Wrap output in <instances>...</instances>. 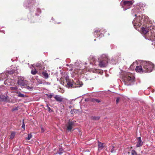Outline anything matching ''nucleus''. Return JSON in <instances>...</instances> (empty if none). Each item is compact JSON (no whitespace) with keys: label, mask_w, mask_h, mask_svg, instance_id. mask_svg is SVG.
Wrapping results in <instances>:
<instances>
[{"label":"nucleus","mask_w":155,"mask_h":155,"mask_svg":"<svg viewBox=\"0 0 155 155\" xmlns=\"http://www.w3.org/2000/svg\"><path fill=\"white\" fill-rule=\"evenodd\" d=\"M149 20V18L147 16L141 15L137 17L134 18L133 21L134 26L138 27H140L142 24H144V22H146Z\"/></svg>","instance_id":"obj_1"},{"label":"nucleus","mask_w":155,"mask_h":155,"mask_svg":"<svg viewBox=\"0 0 155 155\" xmlns=\"http://www.w3.org/2000/svg\"><path fill=\"white\" fill-rule=\"evenodd\" d=\"M123 81L125 85H129L134 81L135 77L132 74L124 72L123 73Z\"/></svg>","instance_id":"obj_2"},{"label":"nucleus","mask_w":155,"mask_h":155,"mask_svg":"<svg viewBox=\"0 0 155 155\" xmlns=\"http://www.w3.org/2000/svg\"><path fill=\"white\" fill-rule=\"evenodd\" d=\"M108 58L107 55L106 54H102L99 58L98 62L99 65L101 68L105 67L108 64Z\"/></svg>","instance_id":"obj_3"},{"label":"nucleus","mask_w":155,"mask_h":155,"mask_svg":"<svg viewBox=\"0 0 155 155\" xmlns=\"http://www.w3.org/2000/svg\"><path fill=\"white\" fill-rule=\"evenodd\" d=\"M142 67L144 69H146V73L150 72L154 68V65L149 61H143L142 64Z\"/></svg>","instance_id":"obj_4"},{"label":"nucleus","mask_w":155,"mask_h":155,"mask_svg":"<svg viewBox=\"0 0 155 155\" xmlns=\"http://www.w3.org/2000/svg\"><path fill=\"white\" fill-rule=\"evenodd\" d=\"M133 0H122L120 3V5L124 8V10L130 8L133 3Z\"/></svg>","instance_id":"obj_5"},{"label":"nucleus","mask_w":155,"mask_h":155,"mask_svg":"<svg viewBox=\"0 0 155 155\" xmlns=\"http://www.w3.org/2000/svg\"><path fill=\"white\" fill-rule=\"evenodd\" d=\"M16 72L17 73V72H16V71H15V70H10L8 71L7 73H2L0 74V80H3L4 79L6 78H7L8 77V74H12L13 73H14Z\"/></svg>","instance_id":"obj_6"},{"label":"nucleus","mask_w":155,"mask_h":155,"mask_svg":"<svg viewBox=\"0 0 155 155\" xmlns=\"http://www.w3.org/2000/svg\"><path fill=\"white\" fill-rule=\"evenodd\" d=\"M145 38L150 41H154L155 40V31H150V33H148V35L145 37Z\"/></svg>","instance_id":"obj_7"},{"label":"nucleus","mask_w":155,"mask_h":155,"mask_svg":"<svg viewBox=\"0 0 155 155\" xmlns=\"http://www.w3.org/2000/svg\"><path fill=\"white\" fill-rule=\"evenodd\" d=\"M139 8V7L137 6L132 9L131 13L132 16H137V14L140 13Z\"/></svg>","instance_id":"obj_8"},{"label":"nucleus","mask_w":155,"mask_h":155,"mask_svg":"<svg viewBox=\"0 0 155 155\" xmlns=\"http://www.w3.org/2000/svg\"><path fill=\"white\" fill-rule=\"evenodd\" d=\"M153 28L152 27L147 26H146L142 27L141 28V32L143 34H146L147 32H149Z\"/></svg>","instance_id":"obj_9"},{"label":"nucleus","mask_w":155,"mask_h":155,"mask_svg":"<svg viewBox=\"0 0 155 155\" xmlns=\"http://www.w3.org/2000/svg\"><path fill=\"white\" fill-rule=\"evenodd\" d=\"M75 121H71L70 120H68L67 123V130L69 131H71L73 128V127L74 125Z\"/></svg>","instance_id":"obj_10"},{"label":"nucleus","mask_w":155,"mask_h":155,"mask_svg":"<svg viewBox=\"0 0 155 155\" xmlns=\"http://www.w3.org/2000/svg\"><path fill=\"white\" fill-rule=\"evenodd\" d=\"M146 69H145L142 67V65L140 66H137L135 68L136 71L138 73H142L143 72L146 73Z\"/></svg>","instance_id":"obj_11"},{"label":"nucleus","mask_w":155,"mask_h":155,"mask_svg":"<svg viewBox=\"0 0 155 155\" xmlns=\"http://www.w3.org/2000/svg\"><path fill=\"white\" fill-rule=\"evenodd\" d=\"M94 34V36L97 38L102 37L103 35L102 33L101 32V30L99 28H96L95 29Z\"/></svg>","instance_id":"obj_12"},{"label":"nucleus","mask_w":155,"mask_h":155,"mask_svg":"<svg viewBox=\"0 0 155 155\" xmlns=\"http://www.w3.org/2000/svg\"><path fill=\"white\" fill-rule=\"evenodd\" d=\"M17 83L19 85L25 87L27 84V81L23 78H20L18 80Z\"/></svg>","instance_id":"obj_13"},{"label":"nucleus","mask_w":155,"mask_h":155,"mask_svg":"<svg viewBox=\"0 0 155 155\" xmlns=\"http://www.w3.org/2000/svg\"><path fill=\"white\" fill-rule=\"evenodd\" d=\"M8 101V96L7 94H0V101L7 102Z\"/></svg>","instance_id":"obj_14"},{"label":"nucleus","mask_w":155,"mask_h":155,"mask_svg":"<svg viewBox=\"0 0 155 155\" xmlns=\"http://www.w3.org/2000/svg\"><path fill=\"white\" fill-rule=\"evenodd\" d=\"M109 148L111 153H114L116 152V151L117 149V147L116 146H110L109 147Z\"/></svg>","instance_id":"obj_15"},{"label":"nucleus","mask_w":155,"mask_h":155,"mask_svg":"<svg viewBox=\"0 0 155 155\" xmlns=\"http://www.w3.org/2000/svg\"><path fill=\"white\" fill-rule=\"evenodd\" d=\"M54 98L57 101L60 102L62 101L64 99L61 96L58 95H56L54 97Z\"/></svg>","instance_id":"obj_16"},{"label":"nucleus","mask_w":155,"mask_h":155,"mask_svg":"<svg viewBox=\"0 0 155 155\" xmlns=\"http://www.w3.org/2000/svg\"><path fill=\"white\" fill-rule=\"evenodd\" d=\"M143 144V142L141 140L140 137L138 138V141L136 145V147H137L142 146Z\"/></svg>","instance_id":"obj_17"},{"label":"nucleus","mask_w":155,"mask_h":155,"mask_svg":"<svg viewBox=\"0 0 155 155\" xmlns=\"http://www.w3.org/2000/svg\"><path fill=\"white\" fill-rule=\"evenodd\" d=\"M98 150L100 151L102 150L104 147V143L99 141L98 142Z\"/></svg>","instance_id":"obj_18"},{"label":"nucleus","mask_w":155,"mask_h":155,"mask_svg":"<svg viewBox=\"0 0 155 155\" xmlns=\"http://www.w3.org/2000/svg\"><path fill=\"white\" fill-rule=\"evenodd\" d=\"M75 84L76 85V86H75V87H81L83 85L82 83L81 82H80L79 80L76 81Z\"/></svg>","instance_id":"obj_19"},{"label":"nucleus","mask_w":155,"mask_h":155,"mask_svg":"<svg viewBox=\"0 0 155 155\" xmlns=\"http://www.w3.org/2000/svg\"><path fill=\"white\" fill-rule=\"evenodd\" d=\"M43 77L46 79H48L49 76L48 74L46 71H43L42 73Z\"/></svg>","instance_id":"obj_20"},{"label":"nucleus","mask_w":155,"mask_h":155,"mask_svg":"<svg viewBox=\"0 0 155 155\" xmlns=\"http://www.w3.org/2000/svg\"><path fill=\"white\" fill-rule=\"evenodd\" d=\"M30 2L29 0H25L24 3V7L26 8H29L30 6L28 5H29Z\"/></svg>","instance_id":"obj_21"},{"label":"nucleus","mask_w":155,"mask_h":155,"mask_svg":"<svg viewBox=\"0 0 155 155\" xmlns=\"http://www.w3.org/2000/svg\"><path fill=\"white\" fill-rule=\"evenodd\" d=\"M10 89L11 91H12L11 92H15V91H17L18 90V88L15 85L14 87H10Z\"/></svg>","instance_id":"obj_22"},{"label":"nucleus","mask_w":155,"mask_h":155,"mask_svg":"<svg viewBox=\"0 0 155 155\" xmlns=\"http://www.w3.org/2000/svg\"><path fill=\"white\" fill-rule=\"evenodd\" d=\"M17 93L18 94V96L20 97H26L27 96L24 94H21L20 92H17Z\"/></svg>","instance_id":"obj_23"},{"label":"nucleus","mask_w":155,"mask_h":155,"mask_svg":"<svg viewBox=\"0 0 155 155\" xmlns=\"http://www.w3.org/2000/svg\"><path fill=\"white\" fill-rule=\"evenodd\" d=\"M66 82L67 83V85L68 87L69 88L72 87V86L73 85V82H72V81H69L68 82Z\"/></svg>","instance_id":"obj_24"},{"label":"nucleus","mask_w":155,"mask_h":155,"mask_svg":"<svg viewBox=\"0 0 155 155\" xmlns=\"http://www.w3.org/2000/svg\"><path fill=\"white\" fill-rule=\"evenodd\" d=\"M64 152V150L62 148H60L59 150L56 153V154H58L59 155H61Z\"/></svg>","instance_id":"obj_25"},{"label":"nucleus","mask_w":155,"mask_h":155,"mask_svg":"<svg viewBox=\"0 0 155 155\" xmlns=\"http://www.w3.org/2000/svg\"><path fill=\"white\" fill-rule=\"evenodd\" d=\"M68 69L69 71H74L75 70V68L74 67V66L72 65V67L69 66V68H68Z\"/></svg>","instance_id":"obj_26"},{"label":"nucleus","mask_w":155,"mask_h":155,"mask_svg":"<svg viewBox=\"0 0 155 155\" xmlns=\"http://www.w3.org/2000/svg\"><path fill=\"white\" fill-rule=\"evenodd\" d=\"M8 80H6L4 81V84L5 85H11V84L8 81Z\"/></svg>","instance_id":"obj_27"},{"label":"nucleus","mask_w":155,"mask_h":155,"mask_svg":"<svg viewBox=\"0 0 155 155\" xmlns=\"http://www.w3.org/2000/svg\"><path fill=\"white\" fill-rule=\"evenodd\" d=\"M78 110L72 109L71 110L70 112L71 114H73L74 113H76Z\"/></svg>","instance_id":"obj_28"},{"label":"nucleus","mask_w":155,"mask_h":155,"mask_svg":"<svg viewBox=\"0 0 155 155\" xmlns=\"http://www.w3.org/2000/svg\"><path fill=\"white\" fill-rule=\"evenodd\" d=\"M91 101L93 102H96L97 103H99L101 102V101L99 100V99L94 98L92 99Z\"/></svg>","instance_id":"obj_29"},{"label":"nucleus","mask_w":155,"mask_h":155,"mask_svg":"<svg viewBox=\"0 0 155 155\" xmlns=\"http://www.w3.org/2000/svg\"><path fill=\"white\" fill-rule=\"evenodd\" d=\"M25 87L27 89L30 91L32 90L33 89L32 87H29V86L26 85L25 86Z\"/></svg>","instance_id":"obj_30"},{"label":"nucleus","mask_w":155,"mask_h":155,"mask_svg":"<svg viewBox=\"0 0 155 155\" xmlns=\"http://www.w3.org/2000/svg\"><path fill=\"white\" fill-rule=\"evenodd\" d=\"M15 132L12 133L10 135V139H13L15 137Z\"/></svg>","instance_id":"obj_31"},{"label":"nucleus","mask_w":155,"mask_h":155,"mask_svg":"<svg viewBox=\"0 0 155 155\" xmlns=\"http://www.w3.org/2000/svg\"><path fill=\"white\" fill-rule=\"evenodd\" d=\"M132 155H140L137 154L136 152L134 150H132L131 152Z\"/></svg>","instance_id":"obj_32"},{"label":"nucleus","mask_w":155,"mask_h":155,"mask_svg":"<svg viewBox=\"0 0 155 155\" xmlns=\"http://www.w3.org/2000/svg\"><path fill=\"white\" fill-rule=\"evenodd\" d=\"M41 64L40 63H37L36 64V67L38 68L39 69L41 68Z\"/></svg>","instance_id":"obj_33"},{"label":"nucleus","mask_w":155,"mask_h":155,"mask_svg":"<svg viewBox=\"0 0 155 155\" xmlns=\"http://www.w3.org/2000/svg\"><path fill=\"white\" fill-rule=\"evenodd\" d=\"M32 135L31 134H28V137L26 138V139L27 140H29L31 138Z\"/></svg>","instance_id":"obj_34"},{"label":"nucleus","mask_w":155,"mask_h":155,"mask_svg":"<svg viewBox=\"0 0 155 155\" xmlns=\"http://www.w3.org/2000/svg\"><path fill=\"white\" fill-rule=\"evenodd\" d=\"M37 73V71L35 69L34 70H32L31 72V74L33 75L36 74Z\"/></svg>","instance_id":"obj_35"},{"label":"nucleus","mask_w":155,"mask_h":155,"mask_svg":"<svg viewBox=\"0 0 155 155\" xmlns=\"http://www.w3.org/2000/svg\"><path fill=\"white\" fill-rule=\"evenodd\" d=\"M46 95L47 96L48 98H51L53 96V95L52 94H46Z\"/></svg>","instance_id":"obj_36"},{"label":"nucleus","mask_w":155,"mask_h":155,"mask_svg":"<svg viewBox=\"0 0 155 155\" xmlns=\"http://www.w3.org/2000/svg\"><path fill=\"white\" fill-rule=\"evenodd\" d=\"M24 121V120H23L22 121V128L24 129V130H25V125Z\"/></svg>","instance_id":"obj_37"},{"label":"nucleus","mask_w":155,"mask_h":155,"mask_svg":"<svg viewBox=\"0 0 155 155\" xmlns=\"http://www.w3.org/2000/svg\"><path fill=\"white\" fill-rule=\"evenodd\" d=\"M100 118V117H92V119H94L96 120H99Z\"/></svg>","instance_id":"obj_38"},{"label":"nucleus","mask_w":155,"mask_h":155,"mask_svg":"<svg viewBox=\"0 0 155 155\" xmlns=\"http://www.w3.org/2000/svg\"><path fill=\"white\" fill-rule=\"evenodd\" d=\"M36 11L38 13H41V10L40 9L37 8L36 9Z\"/></svg>","instance_id":"obj_39"},{"label":"nucleus","mask_w":155,"mask_h":155,"mask_svg":"<svg viewBox=\"0 0 155 155\" xmlns=\"http://www.w3.org/2000/svg\"><path fill=\"white\" fill-rule=\"evenodd\" d=\"M120 100V98L119 97H117L116 99V104H117L119 101Z\"/></svg>","instance_id":"obj_40"},{"label":"nucleus","mask_w":155,"mask_h":155,"mask_svg":"<svg viewBox=\"0 0 155 155\" xmlns=\"http://www.w3.org/2000/svg\"><path fill=\"white\" fill-rule=\"evenodd\" d=\"M65 80L67 82L69 81V77L68 76H66L65 78Z\"/></svg>","instance_id":"obj_41"},{"label":"nucleus","mask_w":155,"mask_h":155,"mask_svg":"<svg viewBox=\"0 0 155 155\" xmlns=\"http://www.w3.org/2000/svg\"><path fill=\"white\" fill-rule=\"evenodd\" d=\"M48 109V111L49 112L51 113L53 111V110H52L50 107H49Z\"/></svg>","instance_id":"obj_42"},{"label":"nucleus","mask_w":155,"mask_h":155,"mask_svg":"<svg viewBox=\"0 0 155 155\" xmlns=\"http://www.w3.org/2000/svg\"><path fill=\"white\" fill-rule=\"evenodd\" d=\"M93 72L94 73H98L99 72V71L97 70H94Z\"/></svg>","instance_id":"obj_43"},{"label":"nucleus","mask_w":155,"mask_h":155,"mask_svg":"<svg viewBox=\"0 0 155 155\" xmlns=\"http://www.w3.org/2000/svg\"><path fill=\"white\" fill-rule=\"evenodd\" d=\"M33 8V6H31V5H30V11L31 12L32 11V9Z\"/></svg>","instance_id":"obj_44"},{"label":"nucleus","mask_w":155,"mask_h":155,"mask_svg":"<svg viewBox=\"0 0 155 155\" xmlns=\"http://www.w3.org/2000/svg\"><path fill=\"white\" fill-rule=\"evenodd\" d=\"M66 65L67 66H69H69H71V67H72V64H70V65H68V64H66Z\"/></svg>","instance_id":"obj_45"},{"label":"nucleus","mask_w":155,"mask_h":155,"mask_svg":"<svg viewBox=\"0 0 155 155\" xmlns=\"http://www.w3.org/2000/svg\"><path fill=\"white\" fill-rule=\"evenodd\" d=\"M41 132H43L44 131L43 128L42 127H41Z\"/></svg>","instance_id":"obj_46"},{"label":"nucleus","mask_w":155,"mask_h":155,"mask_svg":"<svg viewBox=\"0 0 155 155\" xmlns=\"http://www.w3.org/2000/svg\"><path fill=\"white\" fill-rule=\"evenodd\" d=\"M69 108H72V106L70 105V106H69Z\"/></svg>","instance_id":"obj_47"},{"label":"nucleus","mask_w":155,"mask_h":155,"mask_svg":"<svg viewBox=\"0 0 155 155\" xmlns=\"http://www.w3.org/2000/svg\"><path fill=\"white\" fill-rule=\"evenodd\" d=\"M35 15L36 16H38L39 15V14L37 13H35Z\"/></svg>","instance_id":"obj_48"},{"label":"nucleus","mask_w":155,"mask_h":155,"mask_svg":"<svg viewBox=\"0 0 155 155\" xmlns=\"http://www.w3.org/2000/svg\"><path fill=\"white\" fill-rule=\"evenodd\" d=\"M46 106L47 107H48V108L49 107V106H48V104H47L46 105Z\"/></svg>","instance_id":"obj_49"},{"label":"nucleus","mask_w":155,"mask_h":155,"mask_svg":"<svg viewBox=\"0 0 155 155\" xmlns=\"http://www.w3.org/2000/svg\"><path fill=\"white\" fill-rule=\"evenodd\" d=\"M2 32L3 33H5V31H2Z\"/></svg>","instance_id":"obj_50"},{"label":"nucleus","mask_w":155,"mask_h":155,"mask_svg":"<svg viewBox=\"0 0 155 155\" xmlns=\"http://www.w3.org/2000/svg\"><path fill=\"white\" fill-rule=\"evenodd\" d=\"M111 60H114V59L113 58H111Z\"/></svg>","instance_id":"obj_51"},{"label":"nucleus","mask_w":155,"mask_h":155,"mask_svg":"<svg viewBox=\"0 0 155 155\" xmlns=\"http://www.w3.org/2000/svg\"><path fill=\"white\" fill-rule=\"evenodd\" d=\"M18 109L17 108H16L15 109H14V110H17Z\"/></svg>","instance_id":"obj_52"},{"label":"nucleus","mask_w":155,"mask_h":155,"mask_svg":"<svg viewBox=\"0 0 155 155\" xmlns=\"http://www.w3.org/2000/svg\"><path fill=\"white\" fill-rule=\"evenodd\" d=\"M42 82H41L40 83V84H42Z\"/></svg>","instance_id":"obj_53"},{"label":"nucleus","mask_w":155,"mask_h":155,"mask_svg":"<svg viewBox=\"0 0 155 155\" xmlns=\"http://www.w3.org/2000/svg\"><path fill=\"white\" fill-rule=\"evenodd\" d=\"M87 99H85V101H87Z\"/></svg>","instance_id":"obj_54"},{"label":"nucleus","mask_w":155,"mask_h":155,"mask_svg":"<svg viewBox=\"0 0 155 155\" xmlns=\"http://www.w3.org/2000/svg\"><path fill=\"white\" fill-rule=\"evenodd\" d=\"M85 64H86V65L87 64V63H85Z\"/></svg>","instance_id":"obj_55"},{"label":"nucleus","mask_w":155,"mask_h":155,"mask_svg":"<svg viewBox=\"0 0 155 155\" xmlns=\"http://www.w3.org/2000/svg\"><path fill=\"white\" fill-rule=\"evenodd\" d=\"M106 150L107 151V148L106 149Z\"/></svg>","instance_id":"obj_56"},{"label":"nucleus","mask_w":155,"mask_h":155,"mask_svg":"<svg viewBox=\"0 0 155 155\" xmlns=\"http://www.w3.org/2000/svg\"><path fill=\"white\" fill-rule=\"evenodd\" d=\"M76 72H77V73L78 72V70Z\"/></svg>","instance_id":"obj_57"},{"label":"nucleus","mask_w":155,"mask_h":155,"mask_svg":"<svg viewBox=\"0 0 155 155\" xmlns=\"http://www.w3.org/2000/svg\"><path fill=\"white\" fill-rule=\"evenodd\" d=\"M78 68H77V69H78Z\"/></svg>","instance_id":"obj_58"}]
</instances>
